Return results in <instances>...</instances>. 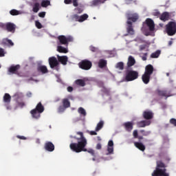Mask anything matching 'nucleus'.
<instances>
[{
	"mask_svg": "<svg viewBox=\"0 0 176 176\" xmlns=\"http://www.w3.org/2000/svg\"><path fill=\"white\" fill-rule=\"evenodd\" d=\"M147 56H148V53H144V56H142V60L143 61H146V60H147V58H146Z\"/></svg>",
	"mask_w": 176,
	"mask_h": 176,
	"instance_id": "nucleus-56",
	"label": "nucleus"
},
{
	"mask_svg": "<svg viewBox=\"0 0 176 176\" xmlns=\"http://www.w3.org/2000/svg\"><path fill=\"white\" fill-rule=\"evenodd\" d=\"M38 72H41V74H47L49 71L47 70V67L45 65H40L37 67Z\"/></svg>",
	"mask_w": 176,
	"mask_h": 176,
	"instance_id": "nucleus-27",
	"label": "nucleus"
},
{
	"mask_svg": "<svg viewBox=\"0 0 176 176\" xmlns=\"http://www.w3.org/2000/svg\"><path fill=\"white\" fill-rule=\"evenodd\" d=\"M133 135L134 138H138V131L137 129L133 131Z\"/></svg>",
	"mask_w": 176,
	"mask_h": 176,
	"instance_id": "nucleus-52",
	"label": "nucleus"
},
{
	"mask_svg": "<svg viewBox=\"0 0 176 176\" xmlns=\"http://www.w3.org/2000/svg\"><path fill=\"white\" fill-rule=\"evenodd\" d=\"M169 123L170 124H173V126H175V127H176V119L175 118H171L169 121Z\"/></svg>",
	"mask_w": 176,
	"mask_h": 176,
	"instance_id": "nucleus-49",
	"label": "nucleus"
},
{
	"mask_svg": "<svg viewBox=\"0 0 176 176\" xmlns=\"http://www.w3.org/2000/svg\"><path fill=\"white\" fill-rule=\"evenodd\" d=\"M143 25L148 28L149 31L151 32H153L155 31V22H153V20L152 19L147 18L145 21V22L143 23Z\"/></svg>",
	"mask_w": 176,
	"mask_h": 176,
	"instance_id": "nucleus-10",
	"label": "nucleus"
},
{
	"mask_svg": "<svg viewBox=\"0 0 176 176\" xmlns=\"http://www.w3.org/2000/svg\"><path fill=\"white\" fill-rule=\"evenodd\" d=\"M58 39L60 43V45H65L68 46L69 42H74V38L71 36H68L67 37L65 36H58Z\"/></svg>",
	"mask_w": 176,
	"mask_h": 176,
	"instance_id": "nucleus-9",
	"label": "nucleus"
},
{
	"mask_svg": "<svg viewBox=\"0 0 176 176\" xmlns=\"http://www.w3.org/2000/svg\"><path fill=\"white\" fill-rule=\"evenodd\" d=\"M10 14L12 16H18V14H20V12L17 10H11L10 11Z\"/></svg>",
	"mask_w": 176,
	"mask_h": 176,
	"instance_id": "nucleus-42",
	"label": "nucleus"
},
{
	"mask_svg": "<svg viewBox=\"0 0 176 176\" xmlns=\"http://www.w3.org/2000/svg\"><path fill=\"white\" fill-rule=\"evenodd\" d=\"M133 65H135V58H134L133 56H129L126 63V69H128V68H131Z\"/></svg>",
	"mask_w": 176,
	"mask_h": 176,
	"instance_id": "nucleus-19",
	"label": "nucleus"
},
{
	"mask_svg": "<svg viewBox=\"0 0 176 176\" xmlns=\"http://www.w3.org/2000/svg\"><path fill=\"white\" fill-rule=\"evenodd\" d=\"M107 60L100 59L98 61V67L99 68H105L107 67Z\"/></svg>",
	"mask_w": 176,
	"mask_h": 176,
	"instance_id": "nucleus-31",
	"label": "nucleus"
},
{
	"mask_svg": "<svg viewBox=\"0 0 176 176\" xmlns=\"http://www.w3.org/2000/svg\"><path fill=\"white\" fill-rule=\"evenodd\" d=\"M5 50H3V48L0 47V57H5Z\"/></svg>",
	"mask_w": 176,
	"mask_h": 176,
	"instance_id": "nucleus-50",
	"label": "nucleus"
},
{
	"mask_svg": "<svg viewBox=\"0 0 176 176\" xmlns=\"http://www.w3.org/2000/svg\"><path fill=\"white\" fill-rule=\"evenodd\" d=\"M153 16H157H157H160V12L156 10L155 12H153Z\"/></svg>",
	"mask_w": 176,
	"mask_h": 176,
	"instance_id": "nucleus-58",
	"label": "nucleus"
},
{
	"mask_svg": "<svg viewBox=\"0 0 176 176\" xmlns=\"http://www.w3.org/2000/svg\"><path fill=\"white\" fill-rule=\"evenodd\" d=\"M104 127V121L100 120L96 125V131H100Z\"/></svg>",
	"mask_w": 176,
	"mask_h": 176,
	"instance_id": "nucleus-32",
	"label": "nucleus"
},
{
	"mask_svg": "<svg viewBox=\"0 0 176 176\" xmlns=\"http://www.w3.org/2000/svg\"><path fill=\"white\" fill-rule=\"evenodd\" d=\"M48 61L50 68L53 69L58 66V60H57V58H56V56L50 57Z\"/></svg>",
	"mask_w": 176,
	"mask_h": 176,
	"instance_id": "nucleus-12",
	"label": "nucleus"
},
{
	"mask_svg": "<svg viewBox=\"0 0 176 176\" xmlns=\"http://www.w3.org/2000/svg\"><path fill=\"white\" fill-rule=\"evenodd\" d=\"M96 149H98V150H100V149H101V148H102V145L101 144V143H98L97 144H96Z\"/></svg>",
	"mask_w": 176,
	"mask_h": 176,
	"instance_id": "nucleus-57",
	"label": "nucleus"
},
{
	"mask_svg": "<svg viewBox=\"0 0 176 176\" xmlns=\"http://www.w3.org/2000/svg\"><path fill=\"white\" fill-rule=\"evenodd\" d=\"M4 30L8 31V32L14 34V32H16V25H14L13 23L8 22L5 24Z\"/></svg>",
	"mask_w": 176,
	"mask_h": 176,
	"instance_id": "nucleus-11",
	"label": "nucleus"
},
{
	"mask_svg": "<svg viewBox=\"0 0 176 176\" xmlns=\"http://www.w3.org/2000/svg\"><path fill=\"white\" fill-rule=\"evenodd\" d=\"M89 50H91V52H93L94 53H96V52H98V48L96 47L93 45H91L89 47Z\"/></svg>",
	"mask_w": 176,
	"mask_h": 176,
	"instance_id": "nucleus-44",
	"label": "nucleus"
},
{
	"mask_svg": "<svg viewBox=\"0 0 176 176\" xmlns=\"http://www.w3.org/2000/svg\"><path fill=\"white\" fill-rule=\"evenodd\" d=\"M142 80L144 83V85H148V83L151 82V75L146 74V73H144L142 76Z\"/></svg>",
	"mask_w": 176,
	"mask_h": 176,
	"instance_id": "nucleus-23",
	"label": "nucleus"
},
{
	"mask_svg": "<svg viewBox=\"0 0 176 176\" xmlns=\"http://www.w3.org/2000/svg\"><path fill=\"white\" fill-rule=\"evenodd\" d=\"M116 68L120 69V71H123L124 69V63L123 62H118L116 65Z\"/></svg>",
	"mask_w": 176,
	"mask_h": 176,
	"instance_id": "nucleus-33",
	"label": "nucleus"
},
{
	"mask_svg": "<svg viewBox=\"0 0 176 176\" xmlns=\"http://www.w3.org/2000/svg\"><path fill=\"white\" fill-rule=\"evenodd\" d=\"M164 162H166V163H170V160H171V158H170V157L166 155L164 157Z\"/></svg>",
	"mask_w": 176,
	"mask_h": 176,
	"instance_id": "nucleus-55",
	"label": "nucleus"
},
{
	"mask_svg": "<svg viewBox=\"0 0 176 176\" xmlns=\"http://www.w3.org/2000/svg\"><path fill=\"white\" fill-rule=\"evenodd\" d=\"M108 146L113 147V141L109 140L108 142Z\"/></svg>",
	"mask_w": 176,
	"mask_h": 176,
	"instance_id": "nucleus-59",
	"label": "nucleus"
},
{
	"mask_svg": "<svg viewBox=\"0 0 176 176\" xmlns=\"http://www.w3.org/2000/svg\"><path fill=\"white\" fill-rule=\"evenodd\" d=\"M140 133H141V134H142V135L144 137H148V135H149V134H151V131H145L144 129L140 130Z\"/></svg>",
	"mask_w": 176,
	"mask_h": 176,
	"instance_id": "nucleus-41",
	"label": "nucleus"
},
{
	"mask_svg": "<svg viewBox=\"0 0 176 176\" xmlns=\"http://www.w3.org/2000/svg\"><path fill=\"white\" fill-rule=\"evenodd\" d=\"M67 109H66V107H65V106H59V107L58 108V112L59 113H63V112H64L65 110H66Z\"/></svg>",
	"mask_w": 176,
	"mask_h": 176,
	"instance_id": "nucleus-43",
	"label": "nucleus"
},
{
	"mask_svg": "<svg viewBox=\"0 0 176 176\" xmlns=\"http://www.w3.org/2000/svg\"><path fill=\"white\" fill-rule=\"evenodd\" d=\"M160 56V50H157L155 52L151 54V58H157Z\"/></svg>",
	"mask_w": 176,
	"mask_h": 176,
	"instance_id": "nucleus-39",
	"label": "nucleus"
},
{
	"mask_svg": "<svg viewBox=\"0 0 176 176\" xmlns=\"http://www.w3.org/2000/svg\"><path fill=\"white\" fill-rule=\"evenodd\" d=\"M142 116L146 120H151L153 119V113L150 111H145L143 112Z\"/></svg>",
	"mask_w": 176,
	"mask_h": 176,
	"instance_id": "nucleus-18",
	"label": "nucleus"
},
{
	"mask_svg": "<svg viewBox=\"0 0 176 176\" xmlns=\"http://www.w3.org/2000/svg\"><path fill=\"white\" fill-rule=\"evenodd\" d=\"M126 17L127 19V21H126L127 34H124V36H127L128 35H134V34H135V31L133 28V23H135L140 19V16H138V14L137 13L127 12L126 14Z\"/></svg>",
	"mask_w": 176,
	"mask_h": 176,
	"instance_id": "nucleus-2",
	"label": "nucleus"
},
{
	"mask_svg": "<svg viewBox=\"0 0 176 176\" xmlns=\"http://www.w3.org/2000/svg\"><path fill=\"white\" fill-rule=\"evenodd\" d=\"M18 107H20L21 108H23L25 107V103L24 102H19V100H16Z\"/></svg>",
	"mask_w": 176,
	"mask_h": 176,
	"instance_id": "nucleus-48",
	"label": "nucleus"
},
{
	"mask_svg": "<svg viewBox=\"0 0 176 176\" xmlns=\"http://www.w3.org/2000/svg\"><path fill=\"white\" fill-rule=\"evenodd\" d=\"M166 32L168 36H173L176 34V22L169 21L166 25Z\"/></svg>",
	"mask_w": 176,
	"mask_h": 176,
	"instance_id": "nucleus-5",
	"label": "nucleus"
},
{
	"mask_svg": "<svg viewBox=\"0 0 176 176\" xmlns=\"http://www.w3.org/2000/svg\"><path fill=\"white\" fill-rule=\"evenodd\" d=\"M77 86H80L81 87H85L86 86V82L83 79H78L75 81Z\"/></svg>",
	"mask_w": 176,
	"mask_h": 176,
	"instance_id": "nucleus-29",
	"label": "nucleus"
},
{
	"mask_svg": "<svg viewBox=\"0 0 176 176\" xmlns=\"http://www.w3.org/2000/svg\"><path fill=\"white\" fill-rule=\"evenodd\" d=\"M107 0H93L90 2L89 6L91 8L100 6V5H102V3H105Z\"/></svg>",
	"mask_w": 176,
	"mask_h": 176,
	"instance_id": "nucleus-16",
	"label": "nucleus"
},
{
	"mask_svg": "<svg viewBox=\"0 0 176 176\" xmlns=\"http://www.w3.org/2000/svg\"><path fill=\"white\" fill-rule=\"evenodd\" d=\"M35 25L38 30H41V28H42V23H41V22H39L38 21H35Z\"/></svg>",
	"mask_w": 176,
	"mask_h": 176,
	"instance_id": "nucleus-45",
	"label": "nucleus"
},
{
	"mask_svg": "<svg viewBox=\"0 0 176 176\" xmlns=\"http://www.w3.org/2000/svg\"><path fill=\"white\" fill-rule=\"evenodd\" d=\"M72 19H73V20H74L75 21H78V22H79L80 16H79V15H78V14H74V15H73Z\"/></svg>",
	"mask_w": 176,
	"mask_h": 176,
	"instance_id": "nucleus-51",
	"label": "nucleus"
},
{
	"mask_svg": "<svg viewBox=\"0 0 176 176\" xmlns=\"http://www.w3.org/2000/svg\"><path fill=\"white\" fill-rule=\"evenodd\" d=\"M1 45H2V46H8L9 47H10V46H14L13 41L8 38H3Z\"/></svg>",
	"mask_w": 176,
	"mask_h": 176,
	"instance_id": "nucleus-17",
	"label": "nucleus"
},
{
	"mask_svg": "<svg viewBox=\"0 0 176 176\" xmlns=\"http://www.w3.org/2000/svg\"><path fill=\"white\" fill-rule=\"evenodd\" d=\"M5 24L2 22H0V28H1V30H5Z\"/></svg>",
	"mask_w": 176,
	"mask_h": 176,
	"instance_id": "nucleus-60",
	"label": "nucleus"
},
{
	"mask_svg": "<svg viewBox=\"0 0 176 176\" xmlns=\"http://www.w3.org/2000/svg\"><path fill=\"white\" fill-rule=\"evenodd\" d=\"M157 95L160 97H166V98H168V97H171V92L167 90H157Z\"/></svg>",
	"mask_w": 176,
	"mask_h": 176,
	"instance_id": "nucleus-14",
	"label": "nucleus"
},
{
	"mask_svg": "<svg viewBox=\"0 0 176 176\" xmlns=\"http://www.w3.org/2000/svg\"><path fill=\"white\" fill-rule=\"evenodd\" d=\"M89 19V15L87 14H84L80 16L79 23H83L85 20H87Z\"/></svg>",
	"mask_w": 176,
	"mask_h": 176,
	"instance_id": "nucleus-38",
	"label": "nucleus"
},
{
	"mask_svg": "<svg viewBox=\"0 0 176 176\" xmlns=\"http://www.w3.org/2000/svg\"><path fill=\"white\" fill-rule=\"evenodd\" d=\"M40 4H39V3H35L34 4V6H33V9H32V10H33V12H34V13H38V12H39V8H40Z\"/></svg>",
	"mask_w": 176,
	"mask_h": 176,
	"instance_id": "nucleus-35",
	"label": "nucleus"
},
{
	"mask_svg": "<svg viewBox=\"0 0 176 176\" xmlns=\"http://www.w3.org/2000/svg\"><path fill=\"white\" fill-rule=\"evenodd\" d=\"M78 112L82 116H86V115H87V113H86V110H85V109H83V107L78 108Z\"/></svg>",
	"mask_w": 176,
	"mask_h": 176,
	"instance_id": "nucleus-40",
	"label": "nucleus"
},
{
	"mask_svg": "<svg viewBox=\"0 0 176 176\" xmlns=\"http://www.w3.org/2000/svg\"><path fill=\"white\" fill-rule=\"evenodd\" d=\"M107 155H112L113 153V147L108 146L107 147Z\"/></svg>",
	"mask_w": 176,
	"mask_h": 176,
	"instance_id": "nucleus-46",
	"label": "nucleus"
},
{
	"mask_svg": "<svg viewBox=\"0 0 176 176\" xmlns=\"http://www.w3.org/2000/svg\"><path fill=\"white\" fill-rule=\"evenodd\" d=\"M26 96L27 97H29V98L32 97V93L29 91L26 94Z\"/></svg>",
	"mask_w": 176,
	"mask_h": 176,
	"instance_id": "nucleus-64",
	"label": "nucleus"
},
{
	"mask_svg": "<svg viewBox=\"0 0 176 176\" xmlns=\"http://www.w3.org/2000/svg\"><path fill=\"white\" fill-rule=\"evenodd\" d=\"M160 19L162 20V21H167V20L170 19V14L165 12L160 15Z\"/></svg>",
	"mask_w": 176,
	"mask_h": 176,
	"instance_id": "nucleus-26",
	"label": "nucleus"
},
{
	"mask_svg": "<svg viewBox=\"0 0 176 176\" xmlns=\"http://www.w3.org/2000/svg\"><path fill=\"white\" fill-rule=\"evenodd\" d=\"M19 68L20 65H12L9 68L8 72H10V74H15L16 71H19Z\"/></svg>",
	"mask_w": 176,
	"mask_h": 176,
	"instance_id": "nucleus-28",
	"label": "nucleus"
},
{
	"mask_svg": "<svg viewBox=\"0 0 176 176\" xmlns=\"http://www.w3.org/2000/svg\"><path fill=\"white\" fill-rule=\"evenodd\" d=\"M139 73L137 71L129 70L126 72L125 80L126 82H133L135 79H138Z\"/></svg>",
	"mask_w": 176,
	"mask_h": 176,
	"instance_id": "nucleus-6",
	"label": "nucleus"
},
{
	"mask_svg": "<svg viewBox=\"0 0 176 176\" xmlns=\"http://www.w3.org/2000/svg\"><path fill=\"white\" fill-rule=\"evenodd\" d=\"M54 148V144L52 142H46L44 144V149L47 152H53Z\"/></svg>",
	"mask_w": 176,
	"mask_h": 176,
	"instance_id": "nucleus-15",
	"label": "nucleus"
},
{
	"mask_svg": "<svg viewBox=\"0 0 176 176\" xmlns=\"http://www.w3.org/2000/svg\"><path fill=\"white\" fill-rule=\"evenodd\" d=\"M64 3H65V5H71V3H73V6H74L75 8L79 6V3L78 2V0H64Z\"/></svg>",
	"mask_w": 176,
	"mask_h": 176,
	"instance_id": "nucleus-25",
	"label": "nucleus"
},
{
	"mask_svg": "<svg viewBox=\"0 0 176 176\" xmlns=\"http://www.w3.org/2000/svg\"><path fill=\"white\" fill-rule=\"evenodd\" d=\"M42 8H47V6H50V1L49 0H43L41 2Z\"/></svg>",
	"mask_w": 176,
	"mask_h": 176,
	"instance_id": "nucleus-36",
	"label": "nucleus"
},
{
	"mask_svg": "<svg viewBox=\"0 0 176 176\" xmlns=\"http://www.w3.org/2000/svg\"><path fill=\"white\" fill-rule=\"evenodd\" d=\"M151 120H142L137 123L138 127L142 128L146 127V126L151 125Z\"/></svg>",
	"mask_w": 176,
	"mask_h": 176,
	"instance_id": "nucleus-20",
	"label": "nucleus"
},
{
	"mask_svg": "<svg viewBox=\"0 0 176 176\" xmlns=\"http://www.w3.org/2000/svg\"><path fill=\"white\" fill-rule=\"evenodd\" d=\"M45 111V107L42 104V102H39L36 108L30 111V113L33 119H39L41 118V113Z\"/></svg>",
	"mask_w": 176,
	"mask_h": 176,
	"instance_id": "nucleus-4",
	"label": "nucleus"
},
{
	"mask_svg": "<svg viewBox=\"0 0 176 176\" xmlns=\"http://www.w3.org/2000/svg\"><path fill=\"white\" fill-rule=\"evenodd\" d=\"M134 146H135V148H137L140 151H142V152H144L146 149L145 145H144V144H142V142H135Z\"/></svg>",
	"mask_w": 176,
	"mask_h": 176,
	"instance_id": "nucleus-24",
	"label": "nucleus"
},
{
	"mask_svg": "<svg viewBox=\"0 0 176 176\" xmlns=\"http://www.w3.org/2000/svg\"><path fill=\"white\" fill-rule=\"evenodd\" d=\"M14 97L16 100V101H19L21 98H23V93L21 92H16L14 95Z\"/></svg>",
	"mask_w": 176,
	"mask_h": 176,
	"instance_id": "nucleus-37",
	"label": "nucleus"
},
{
	"mask_svg": "<svg viewBox=\"0 0 176 176\" xmlns=\"http://www.w3.org/2000/svg\"><path fill=\"white\" fill-rule=\"evenodd\" d=\"M92 65L93 64L91 63V61L87 59L82 60L78 63L79 68L84 69L85 71H89Z\"/></svg>",
	"mask_w": 176,
	"mask_h": 176,
	"instance_id": "nucleus-7",
	"label": "nucleus"
},
{
	"mask_svg": "<svg viewBox=\"0 0 176 176\" xmlns=\"http://www.w3.org/2000/svg\"><path fill=\"white\" fill-rule=\"evenodd\" d=\"M46 16V12H41L38 13V17H41L42 19L45 18Z\"/></svg>",
	"mask_w": 176,
	"mask_h": 176,
	"instance_id": "nucleus-54",
	"label": "nucleus"
},
{
	"mask_svg": "<svg viewBox=\"0 0 176 176\" xmlns=\"http://www.w3.org/2000/svg\"><path fill=\"white\" fill-rule=\"evenodd\" d=\"M57 51L59 53H67L68 52V49H67L61 45H58L57 47Z\"/></svg>",
	"mask_w": 176,
	"mask_h": 176,
	"instance_id": "nucleus-34",
	"label": "nucleus"
},
{
	"mask_svg": "<svg viewBox=\"0 0 176 176\" xmlns=\"http://www.w3.org/2000/svg\"><path fill=\"white\" fill-rule=\"evenodd\" d=\"M154 68L152 65H147L145 67V72L144 74H146L147 75H152L153 74Z\"/></svg>",
	"mask_w": 176,
	"mask_h": 176,
	"instance_id": "nucleus-21",
	"label": "nucleus"
},
{
	"mask_svg": "<svg viewBox=\"0 0 176 176\" xmlns=\"http://www.w3.org/2000/svg\"><path fill=\"white\" fill-rule=\"evenodd\" d=\"M74 91V88L72 87H67V91H69V93H71V91Z\"/></svg>",
	"mask_w": 176,
	"mask_h": 176,
	"instance_id": "nucleus-63",
	"label": "nucleus"
},
{
	"mask_svg": "<svg viewBox=\"0 0 176 176\" xmlns=\"http://www.w3.org/2000/svg\"><path fill=\"white\" fill-rule=\"evenodd\" d=\"M155 170L152 173V176H170V174L167 173V165L162 160H157L156 162Z\"/></svg>",
	"mask_w": 176,
	"mask_h": 176,
	"instance_id": "nucleus-3",
	"label": "nucleus"
},
{
	"mask_svg": "<svg viewBox=\"0 0 176 176\" xmlns=\"http://www.w3.org/2000/svg\"><path fill=\"white\" fill-rule=\"evenodd\" d=\"M122 126L124 127L126 131H128V133H131L133 129H134V123H133V122H124Z\"/></svg>",
	"mask_w": 176,
	"mask_h": 176,
	"instance_id": "nucleus-13",
	"label": "nucleus"
},
{
	"mask_svg": "<svg viewBox=\"0 0 176 176\" xmlns=\"http://www.w3.org/2000/svg\"><path fill=\"white\" fill-rule=\"evenodd\" d=\"M88 134L90 135H97V131H96V129L95 131H89Z\"/></svg>",
	"mask_w": 176,
	"mask_h": 176,
	"instance_id": "nucleus-53",
	"label": "nucleus"
},
{
	"mask_svg": "<svg viewBox=\"0 0 176 176\" xmlns=\"http://www.w3.org/2000/svg\"><path fill=\"white\" fill-rule=\"evenodd\" d=\"M16 137L17 138H19V140H27V138H25V136L17 135Z\"/></svg>",
	"mask_w": 176,
	"mask_h": 176,
	"instance_id": "nucleus-62",
	"label": "nucleus"
},
{
	"mask_svg": "<svg viewBox=\"0 0 176 176\" xmlns=\"http://www.w3.org/2000/svg\"><path fill=\"white\" fill-rule=\"evenodd\" d=\"M12 101V96L9 94H5L3 97V102L4 103V107H6L8 111H10L12 109V105H10V102Z\"/></svg>",
	"mask_w": 176,
	"mask_h": 176,
	"instance_id": "nucleus-8",
	"label": "nucleus"
},
{
	"mask_svg": "<svg viewBox=\"0 0 176 176\" xmlns=\"http://www.w3.org/2000/svg\"><path fill=\"white\" fill-rule=\"evenodd\" d=\"M76 134L80 137L78 138L76 136L70 135V138H74L77 141V143L72 142L69 144L71 151L76 152V153L87 152V148H86V146H87V139L85 137L83 132L78 131L76 132Z\"/></svg>",
	"mask_w": 176,
	"mask_h": 176,
	"instance_id": "nucleus-1",
	"label": "nucleus"
},
{
	"mask_svg": "<svg viewBox=\"0 0 176 176\" xmlns=\"http://www.w3.org/2000/svg\"><path fill=\"white\" fill-rule=\"evenodd\" d=\"M63 106L65 108H69L71 107V102L67 98H64L62 100Z\"/></svg>",
	"mask_w": 176,
	"mask_h": 176,
	"instance_id": "nucleus-30",
	"label": "nucleus"
},
{
	"mask_svg": "<svg viewBox=\"0 0 176 176\" xmlns=\"http://www.w3.org/2000/svg\"><path fill=\"white\" fill-rule=\"evenodd\" d=\"M102 91L104 94H107V96H109L110 90L108 88L103 87Z\"/></svg>",
	"mask_w": 176,
	"mask_h": 176,
	"instance_id": "nucleus-47",
	"label": "nucleus"
},
{
	"mask_svg": "<svg viewBox=\"0 0 176 176\" xmlns=\"http://www.w3.org/2000/svg\"><path fill=\"white\" fill-rule=\"evenodd\" d=\"M58 62L63 64V65H67V63H68V56H58Z\"/></svg>",
	"mask_w": 176,
	"mask_h": 176,
	"instance_id": "nucleus-22",
	"label": "nucleus"
},
{
	"mask_svg": "<svg viewBox=\"0 0 176 176\" xmlns=\"http://www.w3.org/2000/svg\"><path fill=\"white\" fill-rule=\"evenodd\" d=\"M88 152H89V153H91V155H92V156H94V155H95L94 150L90 149L88 151Z\"/></svg>",
	"mask_w": 176,
	"mask_h": 176,
	"instance_id": "nucleus-61",
	"label": "nucleus"
}]
</instances>
